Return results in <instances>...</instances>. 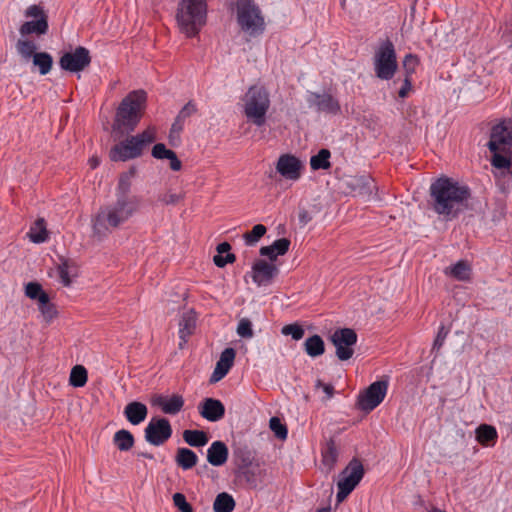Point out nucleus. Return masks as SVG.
Segmentation results:
<instances>
[{
	"label": "nucleus",
	"mask_w": 512,
	"mask_h": 512,
	"mask_svg": "<svg viewBox=\"0 0 512 512\" xmlns=\"http://www.w3.org/2000/svg\"><path fill=\"white\" fill-rule=\"evenodd\" d=\"M429 196L432 210L446 220H452L469 208L471 190L450 177L441 176L431 183Z\"/></svg>",
	"instance_id": "obj_1"
},
{
	"label": "nucleus",
	"mask_w": 512,
	"mask_h": 512,
	"mask_svg": "<svg viewBox=\"0 0 512 512\" xmlns=\"http://www.w3.org/2000/svg\"><path fill=\"white\" fill-rule=\"evenodd\" d=\"M146 104V91L139 89L129 92L116 110L112 124L113 132L121 136L133 132L142 119Z\"/></svg>",
	"instance_id": "obj_2"
},
{
	"label": "nucleus",
	"mask_w": 512,
	"mask_h": 512,
	"mask_svg": "<svg viewBox=\"0 0 512 512\" xmlns=\"http://www.w3.org/2000/svg\"><path fill=\"white\" fill-rule=\"evenodd\" d=\"M487 146L493 154L492 166L497 169H509L512 164V123L503 120L494 125Z\"/></svg>",
	"instance_id": "obj_3"
},
{
	"label": "nucleus",
	"mask_w": 512,
	"mask_h": 512,
	"mask_svg": "<svg viewBox=\"0 0 512 512\" xmlns=\"http://www.w3.org/2000/svg\"><path fill=\"white\" fill-rule=\"evenodd\" d=\"M176 20L180 31L192 38L199 34L207 21L206 0H179Z\"/></svg>",
	"instance_id": "obj_4"
},
{
	"label": "nucleus",
	"mask_w": 512,
	"mask_h": 512,
	"mask_svg": "<svg viewBox=\"0 0 512 512\" xmlns=\"http://www.w3.org/2000/svg\"><path fill=\"white\" fill-rule=\"evenodd\" d=\"M156 140V128L149 126L141 133L128 136L115 144L109 152V158L113 162H125L139 158L144 150Z\"/></svg>",
	"instance_id": "obj_5"
},
{
	"label": "nucleus",
	"mask_w": 512,
	"mask_h": 512,
	"mask_svg": "<svg viewBox=\"0 0 512 512\" xmlns=\"http://www.w3.org/2000/svg\"><path fill=\"white\" fill-rule=\"evenodd\" d=\"M138 204L136 200H125L117 198L112 204L102 207L97 213L94 221V229L100 231V228H117L129 220L137 211Z\"/></svg>",
	"instance_id": "obj_6"
},
{
	"label": "nucleus",
	"mask_w": 512,
	"mask_h": 512,
	"mask_svg": "<svg viewBox=\"0 0 512 512\" xmlns=\"http://www.w3.org/2000/svg\"><path fill=\"white\" fill-rule=\"evenodd\" d=\"M243 113L247 120L257 127L266 123V115L270 108V94L262 85H252L242 97Z\"/></svg>",
	"instance_id": "obj_7"
},
{
	"label": "nucleus",
	"mask_w": 512,
	"mask_h": 512,
	"mask_svg": "<svg viewBox=\"0 0 512 512\" xmlns=\"http://www.w3.org/2000/svg\"><path fill=\"white\" fill-rule=\"evenodd\" d=\"M237 22L240 28L252 37L265 30L264 17L253 0H237Z\"/></svg>",
	"instance_id": "obj_8"
},
{
	"label": "nucleus",
	"mask_w": 512,
	"mask_h": 512,
	"mask_svg": "<svg viewBox=\"0 0 512 512\" xmlns=\"http://www.w3.org/2000/svg\"><path fill=\"white\" fill-rule=\"evenodd\" d=\"M24 17L31 20L25 21L20 25L19 33L22 37L30 35L39 37L48 33V14L43 6L39 4L30 5L25 9Z\"/></svg>",
	"instance_id": "obj_9"
},
{
	"label": "nucleus",
	"mask_w": 512,
	"mask_h": 512,
	"mask_svg": "<svg viewBox=\"0 0 512 512\" xmlns=\"http://www.w3.org/2000/svg\"><path fill=\"white\" fill-rule=\"evenodd\" d=\"M398 68L396 52L390 40L383 42L374 56V70L381 80H391Z\"/></svg>",
	"instance_id": "obj_10"
},
{
	"label": "nucleus",
	"mask_w": 512,
	"mask_h": 512,
	"mask_svg": "<svg viewBox=\"0 0 512 512\" xmlns=\"http://www.w3.org/2000/svg\"><path fill=\"white\" fill-rule=\"evenodd\" d=\"M364 474L365 470L361 461L357 458H353L340 473V479L337 483V502H342L348 497L362 480Z\"/></svg>",
	"instance_id": "obj_11"
},
{
	"label": "nucleus",
	"mask_w": 512,
	"mask_h": 512,
	"mask_svg": "<svg viewBox=\"0 0 512 512\" xmlns=\"http://www.w3.org/2000/svg\"><path fill=\"white\" fill-rule=\"evenodd\" d=\"M388 390V381L378 380L370 384L357 398L356 406L364 412H371L384 400Z\"/></svg>",
	"instance_id": "obj_12"
},
{
	"label": "nucleus",
	"mask_w": 512,
	"mask_h": 512,
	"mask_svg": "<svg viewBox=\"0 0 512 512\" xmlns=\"http://www.w3.org/2000/svg\"><path fill=\"white\" fill-rule=\"evenodd\" d=\"M330 341L336 348V356L341 361L352 358L354 345L357 343V333L351 328H338L330 336Z\"/></svg>",
	"instance_id": "obj_13"
},
{
	"label": "nucleus",
	"mask_w": 512,
	"mask_h": 512,
	"mask_svg": "<svg viewBox=\"0 0 512 512\" xmlns=\"http://www.w3.org/2000/svg\"><path fill=\"white\" fill-rule=\"evenodd\" d=\"M92 57L90 51L83 46H78L74 50L65 52L59 59V65L62 70L77 73L90 66Z\"/></svg>",
	"instance_id": "obj_14"
},
{
	"label": "nucleus",
	"mask_w": 512,
	"mask_h": 512,
	"mask_svg": "<svg viewBox=\"0 0 512 512\" xmlns=\"http://www.w3.org/2000/svg\"><path fill=\"white\" fill-rule=\"evenodd\" d=\"M145 440L154 446L163 445L172 436V427L168 419L154 417L145 430Z\"/></svg>",
	"instance_id": "obj_15"
},
{
	"label": "nucleus",
	"mask_w": 512,
	"mask_h": 512,
	"mask_svg": "<svg viewBox=\"0 0 512 512\" xmlns=\"http://www.w3.org/2000/svg\"><path fill=\"white\" fill-rule=\"evenodd\" d=\"M306 100L309 107L319 113L338 115L341 112L339 101L330 93L309 92Z\"/></svg>",
	"instance_id": "obj_16"
},
{
	"label": "nucleus",
	"mask_w": 512,
	"mask_h": 512,
	"mask_svg": "<svg viewBox=\"0 0 512 512\" xmlns=\"http://www.w3.org/2000/svg\"><path fill=\"white\" fill-rule=\"evenodd\" d=\"M303 169L302 162L292 154H283L278 158L276 171L288 180H298Z\"/></svg>",
	"instance_id": "obj_17"
},
{
	"label": "nucleus",
	"mask_w": 512,
	"mask_h": 512,
	"mask_svg": "<svg viewBox=\"0 0 512 512\" xmlns=\"http://www.w3.org/2000/svg\"><path fill=\"white\" fill-rule=\"evenodd\" d=\"M279 270L273 263L258 259L252 265V279L258 285H268L277 276Z\"/></svg>",
	"instance_id": "obj_18"
},
{
	"label": "nucleus",
	"mask_w": 512,
	"mask_h": 512,
	"mask_svg": "<svg viewBox=\"0 0 512 512\" xmlns=\"http://www.w3.org/2000/svg\"><path fill=\"white\" fill-rule=\"evenodd\" d=\"M255 451L246 442L232 444V456L235 468H250L255 460Z\"/></svg>",
	"instance_id": "obj_19"
},
{
	"label": "nucleus",
	"mask_w": 512,
	"mask_h": 512,
	"mask_svg": "<svg viewBox=\"0 0 512 512\" xmlns=\"http://www.w3.org/2000/svg\"><path fill=\"white\" fill-rule=\"evenodd\" d=\"M199 414L210 422H217L225 415V406L214 398H205L198 406Z\"/></svg>",
	"instance_id": "obj_20"
},
{
	"label": "nucleus",
	"mask_w": 512,
	"mask_h": 512,
	"mask_svg": "<svg viewBox=\"0 0 512 512\" xmlns=\"http://www.w3.org/2000/svg\"><path fill=\"white\" fill-rule=\"evenodd\" d=\"M184 398L180 394H173L171 397L155 395L152 404L161 408L162 412L169 415L178 414L184 406Z\"/></svg>",
	"instance_id": "obj_21"
},
{
	"label": "nucleus",
	"mask_w": 512,
	"mask_h": 512,
	"mask_svg": "<svg viewBox=\"0 0 512 512\" xmlns=\"http://www.w3.org/2000/svg\"><path fill=\"white\" fill-rule=\"evenodd\" d=\"M235 357L236 351L233 348L229 347L224 349L216 363L210 382H217L226 376L234 364Z\"/></svg>",
	"instance_id": "obj_22"
},
{
	"label": "nucleus",
	"mask_w": 512,
	"mask_h": 512,
	"mask_svg": "<svg viewBox=\"0 0 512 512\" xmlns=\"http://www.w3.org/2000/svg\"><path fill=\"white\" fill-rule=\"evenodd\" d=\"M229 456V450L227 445L220 440L212 442L210 447L207 450V461L212 466H222L224 465Z\"/></svg>",
	"instance_id": "obj_23"
},
{
	"label": "nucleus",
	"mask_w": 512,
	"mask_h": 512,
	"mask_svg": "<svg viewBox=\"0 0 512 512\" xmlns=\"http://www.w3.org/2000/svg\"><path fill=\"white\" fill-rule=\"evenodd\" d=\"M151 155L155 159L169 160V167L173 171H179L182 168V162L177 157V154L173 150L168 149L163 143L155 144L152 148Z\"/></svg>",
	"instance_id": "obj_24"
},
{
	"label": "nucleus",
	"mask_w": 512,
	"mask_h": 512,
	"mask_svg": "<svg viewBox=\"0 0 512 512\" xmlns=\"http://www.w3.org/2000/svg\"><path fill=\"white\" fill-rule=\"evenodd\" d=\"M151 155L155 159L169 160V167L173 171H179L182 168V162L177 157V154L173 150L168 149L163 143L155 144L152 148Z\"/></svg>",
	"instance_id": "obj_25"
},
{
	"label": "nucleus",
	"mask_w": 512,
	"mask_h": 512,
	"mask_svg": "<svg viewBox=\"0 0 512 512\" xmlns=\"http://www.w3.org/2000/svg\"><path fill=\"white\" fill-rule=\"evenodd\" d=\"M151 155L155 159L169 160V167L173 171H179L182 168V162L177 157V154L173 150L168 149L163 143L155 144L152 148Z\"/></svg>",
	"instance_id": "obj_26"
},
{
	"label": "nucleus",
	"mask_w": 512,
	"mask_h": 512,
	"mask_svg": "<svg viewBox=\"0 0 512 512\" xmlns=\"http://www.w3.org/2000/svg\"><path fill=\"white\" fill-rule=\"evenodd\" d=\"M151 155L155 159L169 160V167L173 171H179L182 168V162L177 157V154L173 150L168 149L163 143L155 144L152 148Z\"/></svg>",
	"instance_id": "obj_27"
},
{
	"label": "nucleus",
	"mask_w": 512,
	"mask_h": 512,
	"mask_svg": "<svg viewBox=\"0 0 512 512\" xmlns=\"http://www.w3.org/2000/svg\"><path fill=\"white\" fill-rule=\"evenodd\" d=\"M151 155L155 159L169 160V167L173 171H179L182 168V162L177 157V154L173 150L168 149L163 143L155 144L152 148Z\"/></svg>",
	"instance_id": "obj_28"
},
{
	"label": "nucleus",
	"mask_w": 512,
	"mask_h": 512,
	"mask_svg": "<svg viewBox=\"0 0 512 512\" xmlns=\"http://www.w3.org/2000/svg\"><path fill=\"white\" fill-rule=\"evenodd\" d=\"M124 415L132 425H139L146 419L148 408L142 402L132 401L125 406Z\"/></svg>",
	"instance_id": "obj_29"
},
{
	"label": "nucleus",
	"mask_w": 512,
	"mask_h": 512,
	"mask_svg": "<svg viewBox=\"0 0 512 512\" xmlns=\"http://www.w3.org/2000/svg\"><path fill=\"white\" fill-rule=\"evenodd\" d=\"M290 244L291 241L288 238H280L269 246L261 247L259 253L261 256L268 257L270 261H274L277 256L285 255L288 252Z\"/></svg>",
	"instance_id": "obj_30"
},
{
	"label": "nucleus",
	"mask_w": 512,
	"mask_h": 512,
	"mask_svg": "<svg viewBox=\"0 0 512 512\" xmlns=\"http://www.w3.org/2000/svg\"><path fill=\"white\" fill-rule=\"evenodd\" d=\"M196 320V315L192 311L183 314L179 322V336L181 339V342L179 343L180 349L184 348L188 338L195 332Z\"/></svg>",
	"instance_id": "obj_31"
},
{
	"label": "nucleus",
	"mask_w": 512,
	"mask_h": 512,
	"mask_svg": "<svg viewBox=\"0 0 512 512\" xmlns=\"http://www.w3.org/2000/svg\"><path fill=\"white\" fill-rule=\"evenodd\" d=\"M347 184L353 192L361 195H370L375 188L373 179L367 175L352 176Z\"/></svg>",
	"instance_id": "obj_32"
},
{
	"label": "nucleus",
	"mask_w": 512,
	"mask_h": 512,
	"mask_svg": "<svg viewBox=\"0 0 512 512\" xmlns=\"http://www.w3.org/2000/svg\"><path fill=\"white\" fill-rule=\"evenodd\" d=\"M475 436L478 443L485 447L494 446L498 439L496 428L489 424L479 425L475 430Z\"/></svg>",
	"instance_id": "obj_33"
},
{
	"label": "nucleus",
	"mask_w": 512,
	"mask_h": 512,
	"mask_svg": "<svg viewBox=\"0 0 512 512\" xmlns=\"http://www.w3.org/2000/svg\"><path fill=\"white\" fill-rule=\"evenodd\" d=\"M16 51L23 61H29L37 54V43L27 37L19 38L15 44Z\"/></svg>",
	"instance_id": "obj_34"
},
{
	"label": "nucleus",
	"mask_w": 512,
	"mask_h": 512,
	"mask_svg": "<svg viewBox=\"0 0 512 512\" xmlns=\"http://www.w3.org/2000/svg\"><path fill=\"white\" fill-rule=\"evenodd\" d=\"M175 462L183 470H189L197 464L198 456L189 448H178L175 456Z\"/></svg>",
	"instance_id": "obj_35"
},
{
	"label": "nucleus",
	"mask_w": 512,
	"mask_h": 512,
	"mask_svg": "<svg viewBox=\"0 0 512 512\" xmlns=\"http://www.w3.org/2000/svg\"><path fill=\"white\" fill-rule=\"evenodd\" d=\"M445 274L458 281H468L471 275V266L467 261L460 260L455 265L446 268Z\"/></svg>",
	"instance_id": "obj_36"
},
{
	"label": "nucleus",
	"mask_w": 512,
	"mask_h": 512,
	"mask_svg": "<svg viewBox=\"0 0 512 512\" xmlns=\"http://www.w3.org/2000/svg\"><path fill=\"white\" fill-rule=\"evenodd\" d=\"M60 263L57 266L58 275L61 283L65 287H69L72 283L70 278L71 269H76V264L71 259L65 258L63 256H59Z\"/></svg>",
	"instance_id": "obj_37"
},
{
	"label": "nucleus",
	"mask_w": 512,
	"mask_h": 512,
	"mask_svg": "<svg viewBox=\"0 0 512 512\" xmlns=\"http://www.w3.org/2000/svg\"><path fill=\"white\" fill-rule=\"evenodd\" d=\"M183 439L191 447H203L209 441L208 434L202 430H185Z\"/></svg>",
	"instance_id": "obj_38"
},
{
	"label": "nucleus",
	"mask_w": 512,
	"mask_h": 512,
	"mask_svg": "<svg viewBox=\"0 0 512 512\" xmlns=\"http://www.w3.org/2000/svg\"><path fill=\"white\" fill-rule=\"evenodd\" d=\"M113 442L120 451H128L134 446L135 439L130 431L121 429L114 434Z\"/></svg>",
	"instance_id": "obj_39"
},
{
	"label": "nucleus",
	"mask_w": 512,
	"mask_h": 512,
	"mask_svg": "<svg viewBox=\"0 0 512 512\" xmlns=\"http://www.w3.org/2000/svg\"><path fill=\"white\" fill-rule=\"evenodd\" d=\"M29 238L33 243H43L48 238L46 222L43 218H38L30 228Z\"/></svg>",
	"instance_id": "obj_40"
},
{
	"label": "nucleus",
	"mask_w": 512,
	"mask_h": 512,
	"mask_svg": "<svg viewBox=\"0 0 512 512\" xmlns=\"http://www.w3.org/2000/svg\"><path fill=\"white\" fill-rule=\"evenodd\" d=\"M31 59L41 75H47L53 67V58L48 52H38Z\"/></svg>",
	"instance_id": "obj_41"
},
{
	"label": "nucleus",
	"mask_w": 512,
	"mask_h": 512,
	"mask_svg": "<svg viewBox=\"0 0 512 512\" xmlns=\"http://www.w3.org/2000/svg\"><path fill=\"white\" fill-rule=\"evenodd\" d=\"M234 498L227 492L219 493L213 503L214 512H232L235 508Z\"/></svg>",
	"instance_id": "obj_42"
},
{
	"label": "nucleus",
	"mask_w": 512,
	"mask_h": 512,
	"mask_svg": "<svg viewBox=\"0 0 512 512\" xmlns=\"http://www.w3.org/2000/svg\"><path fill=\"white\" fill-rule=\"evenodd\" d=\"M304 346L306 353L311 357H318L325 352L324 341L316 334L307 338Z\"/></svg>",
	"instance_id": "obj_43"
},
{
	"label": "nucleus",
	"mask_w": 512,
	"mask_h": 512,
	"mask_svg": "<svg viewBox=\"0 0 512 512\" xmlns=\"http://www.w3.org/2000/svg\"><path fill=\"white\" fill-rule=\"evenodd\" d=\"M331 152L328 149H321L316 155L310 159V166L313 170H327L331 167L329 161Z\"/></svg>",
	"instance_id": "obj_44"
},
{
	"label": "nucleus",
	"mask_w": 512,
	"mask_h": 512,
	"mask_svg": "<svg viewBox=\"0 0 512 512\" xmlns=\"http://www.w3.org/2000/svg\"><path fill=\"white\" fill-rule=\"evenodd\" d=\"M323 464L332 469L338 459V450L335 441L331 438L322 449Z\"/></svg>",
	"instance_id": "obj_45"
},
{
	"label": "nucleus",
	"mask_w": 512,
	"mask_h": 512,
	"mask_svg": "<svg viewBox=\"0 0 512 512\" xmlns=\"http://www.w3.org/2000/svg\"><path fill=\"white\" fill-rule=\"evenodd\" d=\"M38 309L47 323H50L58 315L56 305L50 301L49 295L44 296L38 303Z\"/></svg>",
	"instance_id": "obj_46"
},
{
	"label": "nucleus",
	"mask_w": 512,
	"mask_h": 512,
	"mask_svg": "<svg viewBox=\"0 0 512 512\" xmlns=\"http://www.w3.org/2000/svg\"><path fill=\"white\" fill-rule=\"evenodd\" d=\"M87 370L82 365H76L71 369L69 384L73 387H83L87 383Z\"/></svg>",
	"instance_id": "obj_47"
},
{
	"label": "nucleus",
	"mask_w": 512,
	"mask_h": 512,
	"mask_svg": "<svg viewBox=\"0 0 512 512\" xmlns=\"http://www.w3.org/2000/svg\"><path fill=\"white\" fill-rule=\"evenodd\" d=\"M266 231L267 229L263 224H257L251 231L246 232L243 238L247 245H254L265 235Z\"/></svg>",
	"instance_id": "obj_48"
},
{
	"label": "nucleus",
	"mask_w": 512,
	"mask_h": 512,
	"mask_svg": "<svg viewBox=\"0 0 512 512\" xmlns=\"http://www.w3.org/2000/svg\"><path fill=\"white\" fill-rule=\"evenodd\" d=\"M25 295L32 300H37L38 303L44 296H48V294L43 290L41 284L38 282L27 283L25 286Z\"/></svg>",
	"instance_id": "obj_49"
},
{
	"label": "nucleus",
	"mask_w": 512,
	"mask_h": 512,
	"mask_svg": "<svg viewBox=\"0 0 512 512\" xmlns=\"http://www.w3.org/2000/svg\"><path fill=\"white\" fill-rule=\"evenodd\" d=\"M269 427L278 439L285 440L287 438V436H288L287 426L284 423H282L280 418H278V417L270 418Z\"/></svg>",
	"instance_id": "obj_50"
},
{
	"label": "nucleus",
	"mask_w": 512,
	"mask_h": 512,
	"mask_svg": "<svg viewBox=\"0 0 512 512\" xmlns=\"http://www.w3.org/2000/svg\"><path fill=\"white\" fill-rule=\"evenodd\" d=\"M130 180L127 174H122L120 176L118 187H117V198H124L125 200H135V198L129 197L130 191Z\"/></svg>",
	"instance_id": "obj_51"
},
{
	"label": "nucleus",
	"mask_w": 512,
	"mask_h": 512,
	"mask_svg": "<svg viewBox=\"0 0 512 512\" xmlns=\"http://www.w3.org/2000/svg\"><path fill=\"white\" fill-rule=\"evenodd\" d=\"M235 477L241 481H245L250 487L256 486L255 473L250 468H235Z\"/></svg>",
	"instance_id": "obj_52"
},
{
	"label": "nucleus",
	"mask_w": 512,
	"mask_h": 512,
	"mask_svg": "<svg viewBox=\"0 0 512 512\" xmlns=\"http://www.w3.org/2000/svg\"><path fill=\"white\" fill-rule=\"evenodd\" d=\"M418 64L419 59L416 55L407 54L403 59V68L405 71V76L412 78V75L415 73Z\"/></svg>",
	"instance_id": "obj_53"
},
{
	"label": "nucleus",
	"mask_w": 512,
	"mask_h": 512,
	"mask_svg": "<svg viewBox=\"0 0 512 512\" xmlns=\"http://www.w3.org/2000/svg\"><path fill=\"white\" fill-rule=\"evenodd\" d=\"M236 331L237 334L242 338H251L254 335L252 323L248 318L240 319Z\"/></svg>",
	"instance_id": "obj_54"
},
{
	"label": "nucleus",
	"mask_w": 512,
	"mask_h": 512,
	"mask_svg": "<svg viewBox=\"0 0 512 512\" xmlns=\"http://www.w3.org/2000/svg\"><path fill=\"white\" fill-rule=\"evenodd\" d=\"M173 503L181 512H194L191 504L187 502L185 495L182 493L178 492L173 495Z\"/></svg>",
	"instance_id": "obj_55"
},
{
	"label": "nucleus",
	"mask_w": 512,
	"mask_h": 512,
	"mask_svg": "<svg viewBox=\"0 0 512 512\" xmlns=\"http://www.w3.org/2000/svg\"><path fill=\"white\" fill-rule=\"evenodd\" d=\"M282 334L291 335L294 340H300L304 336V329L298 324H288L282 328Z\"/></svg>",
	"instance_id": "obj_56"
},
{
	"label": "nucleus",
	"mask_w": 512,
	"mask_h": 512,
	"mask_svg": "<svg viewBox=\"0 0 512 512\" xmlns=\"http://www.w3.org/2000/svg\"><path fill=\"white\" fill-rule=\"evenodd\" d=\"M197 112V107L193 101H188L184 107L178 113V117L182 120H186L188 117L192 116Z\"/></svg>",
	"instance_id": "obj_57"
},
{
	"label": "nucleus",
	"mask_w": 512,
	"mask_h": 512,
	"mask_svg": "<svg viewBox=\"0 0 512 512\" xmlns=\"http://www.w3.org/2000/svg\"><path fill=\"white\" fill-rule=\"evenodd\" d=\"M182 199V196L176 193H164L158 196V201L162 202L163 204L170 205V204H176Z\"/></svg>",
	"instance_id": "obj_58"
},
{
	"label": "nucleus",
	"mask_w": 512,
	"mask_h": 512,
	"mask_svg": "<svg viewBox=\"0 0 512 512\" xmlns=\"http://www.w3.org/2000/svg\"><path fill=\"white\" fill-rule=\"evenodd\" d=\"M411 90H412V78L405 76L402 86L398 91V96L400 98H406L409 95Z\"/></svg>",
	"instance_id": "obj_59"
},
{
	"label": "nucleus",
	"mask_w": 512,
	"mask_h": 512,
	"mask_svg": "<svg viewBox=\"0 0 512 512\" xmlns=\"http://www.w3.org/2000/svg\"><path fill=\"white\" fill-rule=\"evenodd\" d=\"M447 335H448V331L445 330L444 326H441L437 333V336L434 340L433 349L439 350L442 347V345L444 344V341H445Z\"/></svg>",
	"instance_id": "obj_60"
},
{
	"label": "nucleus",
	"mask_w": 512,
	"mask_h": 512,
	"mask_svg": "<svg viewBox=\"0 0 512 512\" xmlns=\"http://www.w3.org/2000/svg\"><path fill=\"white\" fill-rule=\"evenodd\" d=\"M315 387L322 388L328 399L332 398L334 395V386L332 384L323 383L322 380L318 379L316 381Z\"/></svg>",
	"instance_id": "obj_61"
},
{
	"label": "nucleus",
	"mask_w": 512,
	"mask_h": 512,
	"mask_svg": "<svg viewBox=\"0 0 512 512\" xmlns=\"http://www.w3.org/2000/svg\"><path fill=\"white\" fill-rule=\"evenodd\" d=\"M299 222L302 225H307L311 220L312 216L306 209H301L298 214Z\"/></svg>",
	"instance_id": "obj_62"
},
{
	"label": "nucleus",
	"mask_w": 512,
	"mask_h": 512,
	"mask_svg": "<svg viewBox=\"0 0 512 512\" xmlns=\"http://www.w3.org/2000/svg\"><path fill=\"white\" fill-rule=\"evenodd\" d=\"M184 122H185L184 120H182L178 116H176V118H175L174 122L172 123L170 129H172L173 133H176V132L181 133L183 131V128H184Z\"/></svg>",
	"instance_id": "obj_63"
},
{
	"label": "nucleus",
	"mask_w": 512,
	"mask_h": 512,
	"mask_svg": "<svg viewBox=\"0 0 512 512\" xmlns=\"http://www.w3.org/2000/svg\"><path fill=\"white\" fill-rule=\"evenodd\" d=\"M213 262L219 268H223L227 265L226 258L225 256H222V254H216L213 257Z\"/></svg>",
	"instance_id": "obj_64"
}]
</instances>
